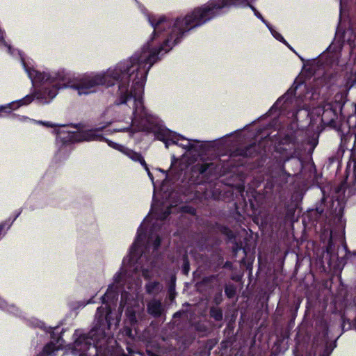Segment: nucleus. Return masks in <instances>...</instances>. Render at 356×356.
<instances>
[{"mask_svg": "<svg viewBox=\"0 0 356 356\" xmlns=\"http://www.w3.org/2000/svg\"><path fill=\"white\" fill-rule=\"evenodd\" d=\"M356 81V77H350L348 79L345 85V89L346 90H348L355 83Z\"/></svg>", "mask_w": 356, "mask_h": 356, "instance_id": "obj_17", "label": "nucleus"}, {"mask_svg": "<svg viewBox=\"0 0 356 356\" xmlns=\"http://www.w3.org/2000/svg\"><path fill=\"white\" fill-rule=\"evenodd\" d=\"M4 227V224L0 225V235L1 234L2 230ZM0 308L3 309H7L11 313L16 314L17 309L14 305H8L3 299L0 298Z\"/></svg>", "mask_w": 356, "mask_h": 356, "instance_id": "obj_11", "label": "nucleus"}, {"mask_svg": "<svg viewBox=\"0 0 356 356\" xmlns=\"http://www.w3.org/2000/svg\"><path fill=\"white\" fill-rule=\"evenodd\" d=\"M148 312L154 316H159L162 312V305L159 301L152 300L147 305Z\"/></svg>", "mask_w": 356, "mask_h": 356, "instance_id": "obj_10", "label": "nucleus"}, {"mask_svg": "<svg viewBox=\"0 0 356 356\" xmlns=\"http://www.w3.org/2000/svg\"><path fill=\"white\" fill-rule=\"evenodd\" d=\"M333 113V106L330 103H325L323 106L314 108L312 111H308L307 115L312 117L316 115L318 118L319 123L324 122V116L327 114Z\"/></svg>", "mask_w": 356, "mask_h": 356, "instance_id": "obj_9", "label": "nucleus"}, {"mask_svg": "<svg viewBox=\"0 0 356 356\" xmlns=\"http://www.w3.org/2000/svg\"><path fill=\"white\" fill-rule=\"evenodd\" d=\"M135 72L134 81H136V86L134 90L132 115L127 114L129 109L127 106L117 107L118 113L115 120L124 124L115 131H127L131 137L139 132L152 133L156 138L165 143L166 148L171 144L177 145L185 149L193 148L195 140L186 138L167 129L163 121L145 106L143 95L147 74L141 77L140 72Z\"/></svg>", "mask_w": 356, "mask_h": 356, "instance_id": "obj_4", "label": "nucleus"}, {"mask_svg": "<svg viewBox=\"0 0 356 356\" xmlns=\"http://www.w3.org/2000/svg\"><path fill=\"white\" fill-rule=\"evenodd\" d=\"M309 95V92L307 93V95L305 96V98L304 100H302V102H303V105L301 106V107L303 108V109H305L306 111H309L310 110V106L309 104H307V101L309 99V98L310 97L308 96Z\"/></svg>", "mask_w": 356, "mask_h": 356, "instance_id": "obj_18", "label": "nucleus"}, {"mask_svg": "<svg viewBox=\"0 0 356 356\" xmlns=\"http://www.w3.org/2000/svg\"><path fill=\"white\" fill-rule=\"evenodd\" d=\"M174 298H175L174 289L170 288V298L171 300H172Z\"/></svg>", "mask_w": 356, "mask_h": 356, "instance_id": "obj_21", "label": "nucleus"}, {"mask_svg": "<svg viewBox=\"0 0 356 356\" xmlns=\"http://www.w3.org/2000/svg\"><path fill=\"white\" fill-rule=\"evenodd\" d=\"M0 48L5 49L6 51L11 55L15 56V54H17L21 59L22 64L24 69H25L24 63H26V65H29L31 67V70L35 69L32 60H30L29 58H26L25 56L22 54H21V52L19 50L13 49L12 47L8 44H7L6 42V41L4 40V33L1 29H0Z\"/></svg>", "mask_w": 356, "mask_h": 356, "instance_id": "obj_7", "label": "nucleus"}, {"mask_svg": "<svg viewBox=\"0 0 356 356\" xmlns=\"http://www.w3.org/2000/svg\"><path fill=\"white\" fill-rule=\"evenodd\" d=\"M346 0H341V4H342Z\"/></svg>", "mask_w": 356, "mask_h": 356, "instance_id": "obj_24", "label": "nucleus"}, {"mask_svg": "<svg viewBox=\"0 0 356 356\" xmlns=\"http://www.w3.org/2000/svg\"><path fill=\"white\" fill-rule=\"evenodd\" d=\"M289 96V93L285 94L281 98H280L274 105L275 108H278L280 109H285L287 108L289 105L288 97Z\"/></svg>", "mask_w": 356, "mask_h": 356, "instance_id": "obj_13", "label": "nucleus"}, {"mask_svg": "<svg viewBox=\"0 0 356 356\" xmlns=\"http://www.w3.org/2000/svg\"><path fill=\"white\" fill-rule=\"evenodd\" d=\"M160 172H161L162 173L165 174V172L163 170H159Z\"/></svg>", "mask_w": 356, "mask_h": 356, "instance_id": "obj_23", "label": "nucleus"}, {"mask_svg": "<svg viewBox=\"0 0 356 356\" xmlns=\"http://www.w3.org/2000/svg\"><path fill=\"white\" fill-rule=\"evenodd\" d=\"M40 326L41 328H44V324L42 323H40Z\"/></svg>", "mask_w": 356, "mask_h": 356, "instance_id": "obj_22", "label": "nucleus"}, {"mask_svg": "<svg viewBox=\"0 0 356 356\" xmlns=\"http://www.w3.org/2000/svg\"><path fill=\"white\" fill-rule=\"evenodd\" d=\"M161 285L159 282H149L146 285V290L148 293L153 294L159 292L161 289Z\"/></svg>", "mask_w": 356, "mask_h": 356, "instance_id": "obj_14", "label": "nucleus"}, {"mask_svg": "<svg viewBox=\"0 0 356 356\" xmlns=\"http://www.w3.org/2000/svg\"><path fill=\"white\" fill-rule=\"evenodd\" d=\"M18 120L22 122H32L42 124L47 127L55 128V131L57 134L58 139H59L60 140L63 141L65 143L68 142H77V140H69L70 136L68 134V132L73 134H76L77 132L70 131L69 130H67L65 126H56L55 124L50 122L36 121L26 116H19L18 118Z\"/></svg>", "mask_w": 356, "mask_h": 356, "instance_id": "obj_5", "label": "nucleus"}, {"mask_svg": "<svg viewBox=\"0 0 356 356\" xmlns=\"http://www.w3.org/2000/svg\"><path fill=\"white\" fill-rule=\"evenodd\" d=\"M212 314L211 315L216 319V320H220L222 318V314L220 312H216L215 313V312L213 310L212 312Z\"/></svg>", "mask_w": 356, "mask_h": 356, "instance_id": "obj_19", "label": "nucleus"}, {"mask_svg": "<svg viewBox=\"0 0 356 356\" xmlns=\"http://www.w3.org/2000/svg\"><path fill=\"white\" fill-rule=\"evenodd\" d=\"M63 346V340L58 339L56 343L51 341L47 343L37 356H56V352Z\"/></svg>", "mask_w": 356, "mask_h": 356, "instance_id": "obj_8", "label": "nucleus"}, {"mask_svg": "<svg viewBox=\"0 0 356 356\" xmlns=\"http://www.w3.org/2000/svg\"><path fill=\"white\" fill-rule=\"evenodd\" d=\"M267 27L268 28L269 31H270L273 36L277 40L283 42L290 49L294 50L292 49V47L287 43V42L284 40V38L282 37V35L279 33L277 31H275L270 24H267Z\"/></svg>", "mask_w": 356, "mask_h": 356, "instance_id": "obj_12", "label": "nucleus"}, {"mask_svg": "<svg viewBox=\"0 0 356 356\" xmlns=\"http://www.w3.org/2000/svg\"><path fill=\"white\" fill-rule=\"evenodd\" d=\"M170 207H152L149 215L139 227L136 238L130 248L129 254L122 260L120 270L114 275L113 283L111 284L104 296L102 303L105 305L97 310L95 327L90 332L89 337L80 334L76 332L74 334V341L71 346L72 353L79 356H88L87 352L91 348V341L97 347L99 343L106 338V329H110L113 324L119 323L120 318L116 314L113 318V313L109 302L117 300L120 288L127 285L130 293L124 290L122 292L121 307L128 305L126 314L129 323L133 325L137 321V315L141 308L134 302V307L131 301L141 286V280L138 277L140 270L146 279L154 277L157 270L153 265V260L149 254L154 255V252L160 245L161 231L160 222L170 213Z\"/></svg>", "mask_w": 356, "mask_h": 356, "instance_id": "obj_1", "label": "nucleus"}, {"mask_svg": "<svg viewBox=\"0 0 356 356\" xmlns=\"http://www.w3.org/2000/svg\"><path fill=\"white\" fill-rule=\"evenodd\" d=\"M254 0H251L250 1V4L248 5V6H250L252 10L254 11V15L257 16V17H258L259 19H260L263 23H264L266 24V26H267V24H269L264 19V17H262V15L255 9L254 7H253L251 3L254 1ZM245 7H248V6H245Z\"/></svg>", "mask_w": 356, "mask_h": 356, "instance_id": "obj_15", "label": "nucleus"}, {"mask_svg": "<svg viewBox=\"0 0 356 356\" xmlns=\"http://www.w3.org/2000/svg\"><path fill=\"white\" fill-rule=\"evenodd\" d=\"M212 164L210 163H202V164H198L197 165L198 171L200 172V173L203 174V173H204L207 170V169L209 168V167Z\"/></svg>", "mask_w": 356, "mask_h": 356, "instance_id": "obj_16", "label": "nucleus"}, {"mask_svg": "<svg viewBox=\"0 0 356 356\" xmlns=\"http://www.w3.org/2000/svg\"><path fill=\"white\" fill-rule=\"evenodd\" d=\"M33 100V95H29L24 97L23 99L13 101L10 103L0 105V117L3 114H9L12 111H15L23 106H26L32 102Z\"/></svg>", "mask_w": 356, "mask_h": 356, "instance_id": "obj_6", "label": "nucleus"}, {"mask_svg": "<svg viewBox=\"0 0 356 356\" xmlns=\"http://www.w3.org/2000/svg\"><path fill=\"white\" fill-rule=\"evenodd\" d=\"M24 65L25 71L33 84L34 86L39 85L40 88L35 92V98L42 104L49 103L57 95L58 90L62 88H71L76 91L78 95L86 96L97 92L100 86L111 87L114 86L116 81L118 89L115 93L114 103L106 110L97 127L76 134L68 132L70 136L69 140H77V142L83 140L105 141L109 147L122 152L133 161L139 162L147 172L154 187H156L153 175L141 154L123 145L106 139L102 133L104 129L113 123H118V127L108 129L106 131L108 134L119 132L115 130L124 124L123 122L115 120L118 113L117 107L127 106L129 109L127 114L130 116L132 115L133 107L131 108L128 106L127 102L132 98L134 99V90L136 86V81H134V79H135L136 72L129 70L124 74H120L118 77L114 78L106 76L109 70L108 67L101 72L78 75L69 79L66 83H61V82L66 80L68 75L66 70L60 68L56 70L40 72L35 69L31 70V67L26 65V63ZM125 132L129 134L127 131ZM134 136H129V138Z\"/></svg>", "mask_w": 356, "mask_h": 356, "instance_id": "obj_2", "label": "nucleus"}, {"mask_svg": "<svg viewBox=\"0 0 356 356\" xmlns=\"http://www.w3.org/2000/svg\"><path fill=\"white\" fill-rule=\"evenodd\" d=\"M225 292L229 297H232L233 295L232 291H231L229 288H226Z\"/></svg>", "mask_w": 356, "mask_h": 356, "instance_id": "obj_20", "label": "nucleus"}, {"mask_svg": "<svg viewBox=\"0 0 356 356\" xmlns=\"http://www.w3.org/2000/svg\"><path fill=\"white\" fill-rule=\"evenodd\" d=\"M250 1L210 0L195 8L184 17L177 18L147 14V19L153 29L149 38L130 58L110 67L106 76L116 78L132 70L140 72L141 77H144L159 60V56L166 54L180 42L185 33L213 19L223 8L231 6H248Z\"/></svg>", "mask_w": 356, "mask_h": 356, "instance_id": "obj_3", "label": "nucleus"}]
</instances>
